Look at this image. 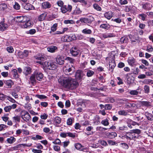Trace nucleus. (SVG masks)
<instances>
[{"label": "nucleus", "mask_w": 153, "mask_h": 153, "mask_svg": "<svg viewBox=\"0 0 153 153\" xmlns=\"http://www.w3.org/2000/svg\"><path fill=\"white\" fill-rule=\"evenodd\" d=\"M58 82L63 86L71 89L76 88L78 85L75 79L70 77L67 78L62 80L59 79Z\"/></svg>", "instance_id": "obj_1"}, {"label": "nucleus", "mask_w": 153, "mask_h": 153, "mask_svg": "<svg viewBox=\"0 0 153 153\" xmlns=\"http://www.w3.org/2000/svg\"><path fill=\"white\" fill-rule=\"evenodd\" d=\"M25 16H17L15 17L16 21L18 22V25L22 28H26L31 26L32 23Z\"/></svg>", "instance_id": "obj_2"}, {"label": "nucleus", "mask_w": 153, "mask_h": 153, "mask_svg": "<svg viewBox=\"0 0 153 153\" xmlns=\"http://www.w3.org/2000/svg\"><path fill=\"white\" fill-rule=\"evenodd\" d=\"M39 63L42 64L44 67L46 68L49 70H54L57 68L56 64L54 62L51 61H45L44 62L42 61H39Z\"/></svg>", "instance_id": "obj_3"}, {"label": "nucleus", "mask_w": 153, "mask_h": 153, "mask_svg": "<svg viewBox=\"0 0 153 153\" xmlns=\"http://www.w3.org/2000/svg\"><path fill=\"white\" fill-rule=\"evenodd\" d=\"M20 114L22 118L26 122H28L31 119V117L28 112L25 110L21 111Z\"/></svg>", "instance_id": "obj_4"}, {"label": "nucleus", "mask_w": 153, "mask_h": 153, "mask_svg": "<svg viewBox=\"0 0 153 153\" xmlns=\"http://www.w3.org/2000/svg\"><path fill=\"white\" fill-rule=\"evenodd\" d=\"M94 20V18L92 16H89L84 18H81L79 21L82 23H84L88 25L91 24Z\"/></svg>", "instance_id": "obj_5"}, {"label": "nucleus", "mask_w": 153, "mask_h": 153, "mask_svg": "<svg viewBox=\"0 0 153 153\" xmlns=\"http://www.w3.org/2000/svg\"><path fill=\"white\" fill-rule=\"evenodd\" d=\"M56 4L58 6L60 7V10H71L72 9V7L71 5H68V6L64 5L63 2L61 0L57 1Z\"/></svg>", "instance_id": "obj_6"}, {"label": "nucleus", "mask_w": 153, "mask_h": 153, "mask_svg": "<svg viewBox=\"0 0 153 153\" xmlns=\"http://www.w3.org/2000/svg\"><path fill=\"white\" fill-rule=\"evenodd\" d=\"M28 51L25 50L24 51H19L17 55L19 58L21 59H24L28 56Z\"/></svg>", "instance_id": "obj_7"}, {"label": "nucleus", "mask_w": 153, "mask_h": 153, "mask_svg": "<svg viewBox=\"0 0 153 153\" xmlns=\"http://www.w3.org/2000/svg\"><path fill=\"white\" fill-rule=\"evenodd\" d=\"M70 52L72 55L74 56H76L79 54V50L77 47L73 46L70 50Z\"/></svg>", "instance_id": "obj_8"}, {"label": "nucleus", "mask_w": 153, "mask_h": 153, "mask_svg": "<svg viewBox=\"0 0 153 153\" xmlns=\"http://www.w3.org/2000/svg\"><path fill=\"white\" fill-rule=\"evenodd\" d=\"M72 1L76 3L78 2H80L81 3L82 5L86 7H90L91 5V3L85 0H72Z\"/></svg>", "instance_id": "obj_9"}, {"label": "nucleus", "mask_w": 153, "mask_h": 153, "mask_svg": "<svg viewBox=\"0 0 153 153\" xmlns=\"http://www.w3.org/2000/svg\"><path fill=\"white\" fill-rule=\"evenodd\" d=\"M74 68L73 67H69L68 68L66 66L64 67L63 69L64 71L68 75L72 74L74 73Z\"/></svg>", "instance_id": "obj_10"}, {"label": "nucleus", "mask_w": 153, "mask_h": 153, "mask_svg": "<svg viewBox=\"0 0 153 153\" xmlns=\"http://www.w3.org/2000/svg\"><path fill=\"white\" fill-rule=\"evenodd\" d=\"M76 78L79 80L83 79L85 76L83 71L80 70H78L75 74Z\"/></svg>", "instance_id": "obj_11"}, {"label": "nucleus", "mask_w": 153, "mask_h": 153, "mask_svg": "<svg viewBox=\"0 0 153 153\" xmlns=\"http://www.w3.org/2000/svg\"><path fill=\"white\" fill-rule=\"evenodd\" d=\"M65 59L63 56H58L56 58V61L57 63L61 65H63L65 62Z\"/></svg>", "instance_id": "obj_12"}, {"label": "nucleus", "mask_w": 153, "mask_h": 153, "mask_svg": "<svg viewBox=\"0 0 153 153\" xmlns=\"http://www.w3.org/2000/svg\"><path fill=\"white\" fill-rule=\"evenodd\" d=\"M4 82L6 86L4 87L7 88H10L13 85L14 83L11 80H5Z\"/></svg>", "instance_id": "obj_13"}, {"label": "nucleus", "mask_w": 153, "mask_h": 153, "mask_svg": "<svg viewBox=\"0 0 153 153\" xmlns=\"http://www.w3.org/2000/svg\"><path fill=\"white\" fill-rule=\"evenodd\" d=\"M74 146L76 149L79 150L80 151H85L86 150V148L81 145V144L79 143H75Z\"/></svg>", "instance_id": "obj_14"}, {"label": "nucleus", "mask_w": 153, "mask_h": 153, "mask_svg": "<svg viewBox=\"0 0 153 153\" xmlns=\"http://www.w3.org/2000/svg\"><path fill=\"white\" fill-rule=\"evenodd\" d=\"M34 74L37 80L39 81L41 80L43 77V75L41 73L36 71L34 72Z\"/></svg>", "instance_id": "obj_15"}, {"label": "nucleus", "mask_w": 153, "mask_h": 153, "mask_svg": "<svg viewBox=\"0 0 153 153\" xmlns=\"http://www.w3.org/2000/svg\"><path fill=\"white\" fill-rule=\"evenodd\" d=\"M8 25L6 24L4 22H1L0 23V30L1 31H4L7 29Z\"/></svg>", "instance_id": "obj_16"}, {"label": "nucleus", "mask_w": 153, "mask_h": 153, "mask_svg": "<svg viewBox=\"0 0 153 153\" xmlns=\"http://www.w3.org/2000/svg\"><path fill=\"white\" fill-rule=\"evenodd\" d=\"M129 37L131 40V42H135L139 39L138 37H136L130 34L128 35Z\"/></svg>", "instance_id": "obj_17"}, {"label": "nucleus", "mask_w": 153, "mask_h": 153, "mask_svg": "<svg viewBox=\"0 0 153 153\" xmlns=\"http://www.w3.org/2000/svg\"><path fill=\"white\" fill-rule=\"evenodd\" d=\"M135 61V59L132 57H129L128 60V62L129 65L131 66H133L134 65Z\"/></svg>", "instance_id": "obj_18"}, {"label": "nucleus", "mask_w": 153, "mask_h": 153, "mask_svg": "<svg viewBox=\"0 0 153 153\" xmlns=\"http://www.w3.org/2000/svg\"><path fill=\"white\" fill-rule=\"evenodd\" d=\"M128 38L126 36H124L122 37L120 40V42L121 44L126 43L128 42Z\"/></svg>", "instance_id": "obj_19"}, {"label": "nucleus", "mask_w": 153, "mask_h": 153, "mask_svg": "<svg viewBox=\"0 0 153 153\" xmlns=\"http://www.w3.org/2000/svg\"><path fill=\"white\" fill-rule=\"evenodd\" d=\"M152 7V4L149 3L147 2L145 4H143V8L144 9H151Z\"/></svg>", "instance_id": "obj_20"}, {"label": "nucleus", "mask_w": 153, "mask_h": 153, "mask_svg": "<svg viewBox=\"0 0 153 153\" xmlns=\"http://www.w3.org/2000/svg\"><path fill=\"white\" fill-rule=\"evenodd\" d=\"M105 16L108 19H110L112 17V12L109 11L105 13Z\"/></svg>", "instance_id": "obj_21"}, {"label": "nucleus", "mask_w": 153, "mask_h": 153, "mask_svg": "<svg viewBox=\"0 0 153 153\" xmlns=\"http://www.w3.org/2000/svg\"><path fill=\"white\" fill-rule=\"evenodd\" d=\"M129 136L131 137L132 140H135L136 139L138 138L137 135L135 134L134 133L131 131V132L128 133Z\"/></svg>", "instance_id": "obj_22"}, {"label": "nucleus", "mask_w": 153, "mask_h": 153, "mask_svg": "<svg viewBox=\"0 0 153 153\" xmlns=\"http://www.w3.org/2000/svg\"><path fill=\"white\" fill-rule=\"evenodd\" d=\"M36 76L33 73V74L32 75L30 78V82L31 83L34 85L36 83Z\"/></svg>", "instance_id": "obj_23"}, {"label": "nucleus", "mask_w": 153, "mask_h": 153, "mask_svg": "<svg viewBox=\"0 0 153 153\" xmlns=\"http://www.w3.org/2000/svg\"><path fill=\"white\" fill-rule=\"evenodd\" d=\"M100 27L102 29L108 30L110 28V25L108 23L103 24H101L100 26Z\"/></svg>", "instance_id": "obj_24"}, {"label": "nucleus", "mask_w": 153, "mask_h": 153, "mask_svg": "<svg viewBox=\"0 0 153 153\" xmlns=\"http://www.w3.org/2000/svg\"><path fill=\"white\" fill-rule=\"evenodd\" d=\"M145 114L146 118L148 120L150 121L153 120V116L152 114L148 112H146Z\"/></svg>", "instance_id": "obj_25"}, {"label": "nucleus", "mask_w": 153, "mask_h": 153, "mask_svg": "<svg viewBox=\"0 0 153 153\" xmlns=\"http://www.w3.org/2000/svg\"><path fill=\"white\" fill-rule=\"evenodd\" d=\"M139 90H140V91L141 90V89L140 88H138L136 90H131L129 93L132 95H137L138 94Z\"/></svg>", "instance_id": "obj_26"}, {"label": "nucleus", "mask_w": 153, "mask_h": 153, "mask_svg": "<svg viewBox=\"0 0 153 153\" xmlns=\"http://www.w3.org/2000/svg\"><path fill=\"white\" fill-rule=\"evenodd\" d=\"M57 49V47L55 46H51L47 48L48 51L51 53L55 52Z\"/></svg>", "instance_id": "obj_27"}, {"label": "nucleus", "mask_w": 153, "mask_h": 153, "mask_svg": "<svg viewBox=\"0 0 153 153\" xmlns=\"http://www.w3.org/2000/svg\"><path fill=\"white\" fill-rule=\"evenodd\" d=\"M42 6L43 8H49L51 7V5L48 2H45L42 3Z\"/></svg>", "instance_id": "obj_28"}, {"label": "nucleus", "mask_w": 153, "mask_h": 153, "mask_svg": "<svg viewBox=\"0 0 153 153\" xmlns=\"http://www.w3.org/2000/svg\"><path fill=\"white\" fill-rule=\"evenodd\" d=\"M31 69L30 67H25L24 69L23 72L26 75H28L31 72Z\"/></svg>", "instance_id": "obj_29"}, {"label": "nucleus", "mask_w": 153, "mask_h": 153, "mask_svg": "<svg viewBox=\"0 0 153 153\" xmlns=\"http://www.w3.org/2000/svg\"><path fill=\"white\" fill-rule=\"evenodd\" d=\"M47 16V14L45 13L40 15L39 17L38 20L39 21H41L44 20L45 17Z\"/></svg>", "instance_id": "obj_30"}, {"label": "nucleus", "mask_w": 153, "mask_h": 153, "mask_svg": "<svg viewBox=\"0 0 153 153\" xmlns=\"http://www.w3.org/2000/svg\"><path fill=\"white\" fill-rule=\"evenodd\" d=\"M16 139L13 137H11L10 138H7V141L8 143L10 144H12L16 141Z\"/></svg>", "instance_id": "obj_31"}, {"label": "nucleus", "mask_w": 153, "mask_h": 153, "mask_svg": "<svg viewBox=\"0 0 153 153\" xmlns=\"http://www.w3.org/2000/svg\"><path fill=\"white\" fill-rule=\"evenodd\" d=\"M69 36L68 35H65L61 38V40L62 42H69L70 41H69Z\"/></svg>", "instance_id": "obj_32"}, {"label": "nucleus", "mask_w": 153, "mask_h": 153, "mask_svg": "<svg viewBox=\"0 0 153 153\" xmlns=\"http://www.w3.org/2000/svg\"><path fill=\"white\" fill-rule=\"evenodd\" d=\"M43 137L38 134L36 135V136L32 137H31V139L34 140H42L43 139Z\"/></svg>", "instance_id": "obj_33"}, {"label": "nucleus", "mask_w": 153, "mask_h": 153, "mask_svg": "<svg viewBox=\"0 0 153 153\" xmlns=\"http://www.w3.org/2000/svg\"><path fill=\"white\" fill-rule=\"evenodd\" d=\"M82 32L84 34H91L92 33V31L91 30L86 28L82 30Z\"/></svg>", "instance_id": "obj_34"}, {"label": "nucleus", "mask_w": 153, "mask_h": 153, "mask_svg": "<svg viewBox=\"0 0 153 153\" xmlns=\"http://www.w3.org/2000/svg\"><path fill=\"white\" fill-rule=\"evenodd\" d=\"M141 104L142 105L149 107L151 105V103L148 101H141Z\"/></svg>", "instance_id": "obj_35"}, {"label": "nucleus", "mask_w": 153, "mask_h": 153, "mask_svg": "<svg viewBox=\"0 0 153 153\" xmlns=\"http://www.w3.org/2000/svg\"><path fill=\"white\" fill-rule=\"evenodd\" d=\"M15 21H16L15 17L14 18L13 16H10L9 18L8 22L10 24H13Z\"/></svg>", "instance_id": "obj_36"}, {"label": "nucleus", "mask_w": 153, "mask_h": 153, "mask_svg": "<svg viewBox=\"0 0 153 153\" xmlns=\"http://www.w3.org/2000/svg\"><path fill=\"white\" fill-rule=\"evenodd\" d=\"M12 73L13 76L14 78H17L19 77V75L18 74L17 71L16 69H13L12 71Z\"/></svg>", "instance_id": "obj_37"}, {"label": "nucleus", "mask_w": 153, "mask_h": 153, "mask_svg": "<svg viewBox=\"0 0 153 153\" xmlns=\"http://www.w3.org/2000/svg\"><path fill=\"white\" fill-rule=\"evenodd\" d=\"M120 145L121 147L125 149H127L129 148L128 145L126 143H121Z\"/></svg>", "instance_id": "obj_38"}, {"label": "nucleus", "mask_w": 153, "mask_h": 153, "mask_svg": "<svg viewBox=\"0 0 153 153\" xmlns=\"http://www.w3.org/2000/svg\"><path fill=\"white\" fill-rule=\"evenodd\" d=\"M131 131L135 134L137 135L138 137L140 136L139 134L141 133V130L139 129H134Z\"/></svg>", "instance_id": "obj_39"}, {"label": "nucleus", "mask_w": 153, "mask_h": 153, "mask_svg": "<svg viewBox=\"0 0 153 153\" xmlns=\"http://www.w3.org/2000/svg\"><path fill=\"white\" fill-rule=\"evenodd\" d=\"M12 119H13V121L15 122H19L20 120V116L17 115L13 117Z\"/></svg>", "instance_id": "obj_40"}, {"label": "nucleus", "mask_w": 153, "mask_h": 153, "mask_svg": "<svg viewBox=\"0 0 153 153\" xmlns=\"http://www.w3.org/2000/svg\"><path fill=\"white\" fill-rule=\"evenodd\" d=\"M54 121L56 124H59L61 122V119L59 117L57 116L54 118Z\"/></svg>", "instance_id": "obj_41"}, {"label": "nucleus", "mask_w": 153, "mask_h": 153, "mask_svg": "<svg viewBox=\"0 0 153 153\" xmlns=\"http://www.w3.org/2000/svg\"><path fill=\"white\" fill-rule=\"evenodd\" d=\"M70 143V142L69 141H64L62 143L61 145L64 148H65L69 145Z\"/></svg>", "instance_id": "obj_42"}, {"label": "nucleus", "mask_w": 153, "mask_h": 153, "mask_svg": "<svg viewBox=\"0 0 153 153\" xmlns=\"http://www.w3.org/2000/svg\"><path fill=\"white\" fill-rule=\"evenodd\" d=\"M117 133L114 132H112L109 134L108 135V137L109 138H114L115 137L117 136Z\"/></svg>", "instance_id": "obj_43"}, {"label": "nucleus", "mask_w": 153, "mask_h": 153, "mask_svg": "<svg viewBox=\"0 0 153 153\" xmlns=\"http://www.w3.org/2000/svg\"><path fill=\"white\" fill-rule=\"evenodd\" d=\"M36 97L41 100L46 99L47 98V97L46 96L42 94H36Z\"/></svg>", "instance_id": "obj_44"}, {"label": "nucleus", "mask_w": 153, "mask_h": 153, "mask_svg": "<svg viewBox=\"0 0 153 153\" xmlns=\"http://www.w3.org/2000/svg\"><path fill=\"white\" fill-rule=\"evenodd\" d=\"M69 36V41L70 42L72 40H76V37L75 35L74 34H71L70 36Z\"/></svg>", "instance_id": "obj_45"}, {"label": "nucleus", "mask_w": 153, "mask_h": 153, "mask_svg": "<svg viewBox=\"0 0 153 153\" xmlns=\"http://www.w3.org/2000/svg\"><path fill=\"white\" fill-rule=\"evenodd\" d=\"M118 114L120 115L126 116L127 115V113L125 110H120L118 112Z\"/></svg>", "instance_id": "obj_46"}, {"label": "nucleus", "mask_w": 153, "mask_h": 153, "mask_svg": "<svg viewBox=\"0 0 153 153\" xmlns=\"http://www.w3.org/2000/svg\"><path fill=\"white\" fill-rule=\"evenodd\" d=\"M144 90L145 93L148 94L150 91L149 87V86L146 85L144 86Z\"/></svg>", "instance_id": "obj_47"}, {"label": "nucleus", "mask_w": 153, "mask_h": 153, "mask_svg": "<svg viewBox=\"0 0 153 153\" xmlns=\"http://www.w3.org/2000/svg\"><path fill=\"white\" fill-rule=\"evenodd\" d=\"M94 74V72L92 70H89L88 71L87 73V75L88 77L91 76Z\"/></svg>", "instance_id": "obj_48"}, {"label": "nucleus", "mask_w": 153, "mask_h": 153, "mask_svg": "<svg viewBox=\"0 0 153 153\" xmlns=\"http://www.w3.org/2000/svg\"><path fill=\"white\" fill-rule=\"evenodd\" d=\"M23 144H19L13 147L12 149L14 150H17L22 147Z\"/></svg>", "instance_id": "obj_49"}, {"label": "nucleus", "mask_w": 153, "mask_h": 153, "mask_svg": "<svg viewBox=\"0 0 153 153\" xmlns=\"http://www.w3.org/2000/svg\"><path fill=\"white\" fill-rule=\"evenodd\" d=\"M52 143L54 144L60 145L62 143L60 140L58 138L55 139L54 141L52 142Z\"/></svg>", "instance_id": "obj_50"}, {"label": "nucleus", "mask_w": 153, "mask_h": 153, "mask_svg": "<svg viewBox=\"0 0 153 153\" xmlns=\"http://www.w3.org/2000/svg\"><path fill=\"white\" fill-rule=\"evenodd\" d=\"M108 121V119H106L105 120H102L101 122V123L105 126H107L109 124V123Z\"/></svg>", "instance_id": "obj_51"}, {"label": "nucleus", "mask_w": 153, "mask_h": 153, "mask_svg": "<svg viewBox=\"0 0 153 153\" xmlns=\"http://www.w3.org/2000/svg\"><path fill=\"white\" fill-rule=\"evenodd\" d=\"M109 66L110 68L111 69H112V70H113L114 68L116 66V64L114 62H110L109 64Z\"/></svg>", "instance_id": "obj_52"}, {"label": "nucleus", "mask_w": 153, "mask_h": 153, "mask_svg": "<svg viewBox=\"0 0 153 153\" xmlns=\"http://www.w3.org/2000/svg\"><path fill=\"white\" fill-rule=\"evenodd\" d=\"M4 110L6 112H9L11 110L10 105L5 107L4 108Z\"/></svg>", "instance_id": "obj_53"}, {"label": "nucleus", "mask_w": 153, "mask_h": 153, "mask_svg": "<svg viewBox=\"0 0 153 153\" xmlns=\"http://www.w3.org/2000/svg\"><path fill=\"white\" fill-rule=\"evenodd\" d=\"M13 7L15 10H19L20 6L18 3L15 2V4L13 5Z\"/></svg>", "instance_id": "obj_54"}, {"label": "nucleus", "mask_w": 153, "mask_h": 153, "mask_svg": "<svg viewBox=\"0 0 153 153\" xmlns=\"http://www.w3.org/2000/svg\"><path fill=\"white\" fill-rule=\"evenodd\" d=\"M7 5L5 4H2L0 5V10H5L7 9Z\"/></svg>", "instance_id": "obj_55"}, {"label": "nucleus", "mask_w": 153, "mask_h": 153, "mask_svg": "<svg viewBox=\"0 0 153 153\" xmlns=\"http://www.w3.org/2000/svg\"><path fill=\"white\" fill-rule=\"evenodd\" d=\"M112 107V105L110 104H105V109L107 110H111Z\"/></svg>", "instance_id": "obj_56"}, {"label": "nucleus", "mask_w": 153, "mask_h": 153, "mask_svg": "<svg viewBox=\"0 0 153 153\" xmlns=\"http://www.w3.org/2000/svg\"><path fill=\"white\" fill-rule=\"evenodd\" d=\"M150 71L151 72H146L145 73L146 75L147 76H151L153 75V67H152V70H150L149 69Z\"/></svg>", "instance_id": "obj_57"}, {"label": "nucleus", "mask_w": 153, "mask_h": 153, "mask_svg": "<svg viewBox=\"0 0 153 153\" xmlns=\"http://www.w3.org/2000/svg\"><path fill=\"white\" fill-rule=\"evenodd\" d=\"M98 142L99 143H100L101 145L104 146H105L107 145L106 142L104 140H99L98 141Z\"/></svg>", "instance_id": "obj_58"}, {"label": "nucleus", "mask_w": 153, "mask_h": 153, "mask_svg": "<svg viewBox=\"0 0 153 153\" xmlns=\"http://www.w3.org/2000/svg\"><path fill=\"white\" fill-rule=\"evenodd\" d=\"M74 21L72 20H65L64 21V23L65 24H72L73 23H74Z\"/></svg>", "instance_id": "obj_59"}, {"label": "nucleus", "mask_w": 153, "mask_h": 153, "mask_svg": "<svg viewBox=\"0 0 153 153\" xmlns=\"http://www.w3.org/2000/svg\"><path fill=\"white\" fill-rule=\"evenodd\" d=\"M7 50L9 53H12L14 51L13 49L12 46L7 47Z\"/></svg>", "instance_id": "obj_60"}, {"label": "nucleus", "mask_w": 153, "mask_h": 153, "mask_svg": "<svg viewBox=\"0 0 153 153\" xmlns=\"http://www.w3.org/2000/svg\"><path fill=\"white\" fill-rule=\"evenodd\" d=\"M53 149L54 151L56 152H59L60 150V147L57 145H54Z\"/></svg>", "instance_id": "obj_61"}, {"label": "nucleus", "mask_w": 153, "mask_h": 153, "mask_svg": "<svg viewBox=\"0 0 153 153\" xmlns=\"http://www.w3.org/2000/svg\"><path fill=\"white\" fill-rule=\"evenodd\" d=\"M143 82L144 83L146 84H149L150 83H153L152 80L150 79H145L144 80Z\"/></svg>", "instance_id": "obj_62"}, {"label": "nucleus", "mask_w": 153, "mask_h": 153, "mask_svg": "<svg viewBox=\"0 0 153 153\" xmlns=\"http://www.w3.org/2000/svg\"><path fill=\"white\" fill-rule=\"evenodd\" d=\"M67 136L73 138L75 137H76L75 134L72 133L68 132L67 133Z\"/></svg>", "instance_id": "obj_63"}, {"label": "nucleus", "mask_w": 153, "mask_h": 153, "mask_svg": "<svg viewBox=\"0 0 153 153\" xmlns=\"http://www.w3.org/2000/svg\"><path fill=\"white\" fill-rule=\"evenodd\" d=\"M37 58L38 60L41 61H44L46 59V57L44 55L39 56Z\"/></svg>", "instance_id": "obj_64"}]
</instances>
